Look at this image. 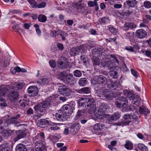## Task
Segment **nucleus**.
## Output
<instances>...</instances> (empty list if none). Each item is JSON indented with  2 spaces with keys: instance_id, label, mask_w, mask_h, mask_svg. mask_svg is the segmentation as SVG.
<instances>
[{
  "instance_id": "1",
  "label": "nucleus",
  "mask_w": 151,
  "mask_h": 151,
  "mask_svg": "<svg viewBox=\"0 0 151 151\" xmlns=\"http://www.w3.org/2000/svg\"><path fill=\"white\" fill-rule=\"evenodd\" d=\"M94 101L93 98L87 97H82L78 99V104L79 106L83 107L86 109L88 108L89 113L91 114H93L98 117L104 116L105 112H108L110 111L109 107L107 104L104 103H101L100 105L99 109L96 108L93 104Z\"/></svg>"
},
{
  "instance_id": "2",
  "label": "nucleus",
  "mask_w": 151,
  "mask_h": 151,
  "mask_svg": "<svg viewBox=\"0 0 151 151\" xmlns=\"http://www.w3.org/2000/svg\"><path fill=\"white\" fill-rule=\"evenodd\" d=\"M56 99L55 95H52L49 97L46 101L40 102L35 106L34 108L38 113L37 114L33 115L34 118L38 119L45 114V109L51 104V102H53V101Z\"/></svg>"
},
{
  "instance_id": "3",
  "label": "nucleus",
  "mask_w": 151,
  "mask_h": 151,
  "mask_svg": "<svg viewBox=\"0 0 151 151\" xmlns=\"http://www.w3.org/2000/svg\"><path fill=\"white\" fill-rule=\"evenodd\" d=\"M73 107L70 105L65 104L62 109L55 114V116L58 120L65 121L72 113Z\"/></svg>"
},
{
  "instance_id": "4",
  "label": "nucleus",
  "mask_w": 151,
  "mask_h": 151,
  "mask_svg": "<svg viewBox=\"0 0 151 151\" xmlns=\"http://www.w3.org/2000/svg\"><path fill=\"white\" fill-rule=\"evenodd\" d=\"M115 104L118 107L121 108L125 107L128 104L127 100L125 97L121 96L116 100Z\"/></svg>"
},
{
  "instance_id": "5",
  "label": "nucleus",
  "mask_w": 151,
  "mask_h": 151,
  "mask_svg": "<svg viewBox=\"0 0 151 151\" xmlns=\"http://www.w3.org/2000/svg\"><path fill=\"white\" fill-rule=\"evenodd\" d=\"M58 90L60 94L65 96H68L70 95L72 92L71 90L64 85L60 86L58 88Z\"/></svg>"
},
{
  "instance_id": "6",
  "label": "nucleus",
  "mask_w": 151,
  "mask_h": 151,
  "mask_svg": "<svg viewBox=\"0 0 151 151\" xmlns=\"http://www.w3.org/2000/svg\"><path fill=\"white\" fill-rule=\"evenodd\" d=\"M127 93L128 95L127 97L129 98L130 100H132V104L137 106H139L141 102L140 97L137 96H135L132 94H130L129 95V93L128 92Z\"/></svg>"
},
{
  "instance_id": "7",
  "label": "nucleus",
  "mask_w": 151,
  "mask_h": 151,
  "mask_svg": "<svg viewBox=\"0 0 151 151\" xmlns=\"http://www.w3.org/2000/svg\"><path fill=\"white\" fill-rule=\"evenodd\" d=\"M9 87L7 86L5 87L4 86H1L0 87V101L1 102L4 101V99L1 98L4 96L8 92Z\"/></svg>"
},
{
  "instance_id": "8",
  "label": "nucleus",
  "mask_w": 151,
  "mask_h": 151,
  "mask_svg": "<svg viewBox=\"0 0 151 151\" xmlns=\"http://www.w3.org/2000/svg\"><path fill=\"white\" fill-rule=\"evenodd\" d=\"M27 91L30 95L32 96H36L38 93L37 88L35 86H31L27 89Z\"/></svg>"
},
{
  "instance_id": "9",
  "label": "nucleus",
  "mask_w": 151,
  "mask_h": 151,
  "mask_svg": "<svg viewBox=\"0 0 151 151\" xmlns=\"http://www.w3.org/2000/svg\"><path fill=\"white\" fill-rule=\"evenodd\" d=\"M83 48H84V47L82 45L72 48L70 50V55L72 56H75L76 54H78L80 52L81 50H83Z\"/></svg>"
},
{
  "instance_id": "10",
  "label": "nucleus",
  "mask_w": 151,
  "mask_h": 151,
  "mask_svg": "<svg viewBox=\"0 0 151 151\" xmlns=\"http://www.w3.org/2000/svg\"><path fill=\"white\" fill-rule=\"evenodd\" d=\"M19 95L18 93L16 91H12L10 92L8 95V97L12 101H14L18 98Z\"/></svg>"
},
{
  "instance_id": "11",
  "label": "nucleus",
  "mask_w": 151,
  "mask_h": 151,
  "mask_svg": "<svg viewBox=\"0 0 151 151\" xmlns=\"http://www.w3.org/2000/svg\"><path fill=\"white\" fill-rule=\"evenodd\" d=\"M63 57L60 58L58 63V65L60 68L64 69L68 65V63L66 59Z\"/></svg>"
},
{
  "instance_id": "12",
  "label": "nucleus",
  "mask_w": 151,
  "mask_h": 151,
  "mask_svg": "<svg viewBox=\"0 0 151 151\" xmlns=\"http://www.w3.org/2000/svg\"><path fill=\"white\" fill-rule=\"evenodd\" d=\"M16 136L14 138V140L16 142L19 139L22 138L26 136L25 132L22 130H19L16 132Z\"/></svg>"
},
{
  "instance_id": "13",
  "label": "nucleus",
  "mask_w": 151,
  "mask_h": 151,
  "mask_svg": "<svg viewBox=\"0 0 151 151\" xmlns=\"http://www.w3.org/2000/svg\"><path fill=\"white\" fill-rule=\"evenodd\" d=\"M136 34L138 38L142 39L146 37L147 33L146 31L143 29H140L136 31Z\"/></svg>"
},
{
  "instance_id": "14",
  "label": "nucleus",
  "mask_w": 151,
  "mask_h": 151,
  "mask_svg": "<svg viewBox=\"0 0 151 151\" xmlns=\"http://www.w3.org/2000/svg\"><path fill=\"white\" fill-rule=\"evenodd\" d=\"M103 93L108 100H112L114 97L112 92L110 91L108 89H104L103 91Z\"/></svg>"
},
{
  "instance_id": "15",
  "label": "nucleus",
  "mask_w": 151,
  "mask_h": 151,
  "mask_svg": "<svg viewBox=\"0 0 151 151\" xmlns=\"http://www.w3.org/2000/svg\"><path fill=\"white\" fill-rule=\"evenodd\" d=\"M20 115L19 114L15 116L12 117L8 121V122L10 124L13 123L14 124H17L20 123V122H18L17 119L18 118L20 117Z\"/></svg>"
},
{
  "instance_id": "16",
  "label": "nucleus",
  "mask_w": 151,
  "mask_h": 151,
  "mask_svg": "<svg viewBox=\"0 0 151 151\" xmlns=\"http://www.w3.org/2000/svg\"><path fill=\"white\" fill-rule=\"evenodd\" d=\"M96 78L97 80V82L99 83L105 84L107 82L106 78L102 75L98 76Z\"/></svg>"
},
{
  "instance_id": "17",
  "label": "nucleus",
  "mask_w": 151,
  "mask_h": 151,
  "mask_svg": "<svg viewBox=\"0 0 151 151\" xmlns=\"http://www.w3.org/2000/svg\"><path fill=\"white\" fill-rule=\"evenodd\" d=\"M11 145L8 143H4L0 145V151H11Z\"/></svg>"
},
{
  "instance_id": "18",
  "label": "nucleus",
  "mask_w": 151,
  "mask_h": 151,
  "mask_svg": "<svg viewBox=\"0 0 151 151\" xmlns=\"http://www.w3.org/2000/svg\"><path fill=\"white\" fill-rule=\"evenodd\" d=\"M91 89L89 87H84L77 90V92L81 94H88L90 93Z\"/></svg>"
},
{
  "instance_id": "19",
  "label": "nucleus",
  "mask_w": 151,
  "mask_h": 151,
  "mask_svg": "<svg viewBox=\"0 0 151 151\" xmlns=\"http://www.w3.org/2000/svg\"><path fill=\"white\" fill-rule=\"evenodd\" d=\"M136 25L132 23H127L125 24L123 27V29L124 30H127L129 28H133L136 27Z\"/></svg>"
},
{
  "instance_id": "20",
  "label": "nucleus",
  "mask_w": 151,
  "mask_h": 151,
  "mask_svg": "<svg viewBox=\"0 0 151 151\" xmlns=\"http://www.w3.org/2000/svg\"><path fill=\"white\" fill-rule=\"evenodd\" d=\"M40 125L42 127L44 128L49 124H51L52 123L51 122H49L47 120L44 119H42L39 121Z\"/></svg>"
},
{
  "instance_id": "21",
  "label": "nucleus",
  "mask_w": 151,
  "mask_h": 151,
  "mask_svg": "<svg viewBox=\"0 0 151 151\" xmlns=\"http://www.w3.org/2000/svg\"><path fill=\"white\" fill-rule=\"evenodd\" d=\"M124 118L126 120V121H123V122L125 125H128L131 120L133 119V116L130 114H124Z\"/></svg>"
},
{
  "instance_id": "22",
  "label": "nucleus",
  "mask_w": 151,
  "mask_h": 151,
  "mask_svg": "<svg viewBox=\"0 0 151 151\" xmlns=\"http://www.w3.org/2000/svg\"><path fill=\"white\" fill-rule=\"evenodd\" d=\"M65 79L63 81H66L67 83L71 84L72 83L73 78V75L72 74H67L65 77Z\"/></svg>"
},
{
  "instance_id": "23",
  "label": "nucleus",
  "mask_w": 151,
  "mask_h": 151,
  "mask_svg": "<svg viewBox=\"0 0 151 151\" xmlns=\"http://www.w3.org/2000/svg\"><path fill=\"white\" fill-rule=\"evenodd\" d=\"M66 75V73L65 72H58L56 73V77L58 79L63 81Z\"/></svg>"
},
{
  "instance_id": "24",
  "label": "nucleus",
  "mask_w": 151,
  "mask_h": 151,
  "mask_svg": "<svg viewBox=\"0 0 151 151\" xmlns=\"http://www.w3.org/2000/svg\"><path fill=\"white\" fill-rule=\"evenodd\" d=\"M85 113L81 110H79L76 116L74 117V119L76 121H78L79 119L83 118L84 116Z\"/></svg>"
},
{
  "instance_id": "25",
  "label": "nucleus",
  "mask_w": 151,
  "mask_h": 151,
  "mask_svg": "<svg viewBox=\"0 0 151 151\" xmlns=\"http://www.w3.org/2000/svg\"><path fill=\"white\" fill-rule=\"evenodd\" d=\"M16 151H27V149L25 145L20 143L17 146Z\"/></svg>"
},
{
  "instance_id": "26",
  "label": "nucleus",
  "mask_w": 151,
  "mask_h": 151,
  "mask_svg": "<svg viewBox=\"0 0 151 151\" xmlns=\"http://www.w3.org/2000/svg\"><path fill=\"white\" fill-rule=\"evenodd\" d=\"M24 82L23 81H21L17 82L15 84L16 88L14 86L12 87V89L14 90H17L21 89L24 86Z\"/></svg>"
},
{
  "instance_id": "27",
  "label": "nucleus",
  "mask_w": 151,
  "mask_h": 151,
  "mask_svg": "<svg viewBox=\"0 0 151 151\" xmlns=\"http://www.w3.org/2000/svg\"><path fill=\"white\" fill-rule=\"evenodd\" d=\"M0 132L2 136L4 137H7L10 135V132L4 129V128L2 126L0 127Z\"/></svg>"
},
{
  "instance_id": "28",
  "label": "nucleus",
  "mask_w": 151,
  "mask_h": 151,
  "mask_svg": "<svg viewBox=\"0 0 151 151\" xmlns=\"http://www.w3.org/2000/svg\"><path fill=\"white\" fill-rule=\"evenodd\" d=\"M99 21L100 24L104 25L109 23V19L108 17H105L99 19Z\"/></svg>"
},
{
  "instance_id": "29",
  "label": "nucleus",
  "mask_w": 151,
  "mask_h": 151,
  "mask_svg": "<svg viewBox=\"0 0 151 151\" xmlns=\"http://www.w3.org/2000/svg\"><path fill=\"white\" fill-rule=\"evenodd\" d=\"M120 117L119 113H115L113 114L109 115V120L110 121L116 120Z\"/></svg>"
},
{
  "instance_id": "30",
  "label": "nucleus",
  "mask_w": 151,
  "mask_h": 151,
  "mask_svg": "<svg viewBox=\"0 0 151 151\" xmlns=\"http://www.w3.org/2000/svg\"><path fill=\"white\" fill-rule=\"evenodd\" d=\"M139 111L140 114H144L145 117L147 114L150 113V111L147 108L144 107L139 108Z\"/></svg>"
},
{
  "instance_id": "31",
  "label": "nucleus",
  "mask_w": 151,
  "mask_h": 151,
  "mask_svg": "<svg viewBox=\"0 0 151 151\" xmlns=\"http://www.w3.org/2000/svg\"><path fill=\"white\" fill-rule=\"evenodd\" d=\"M105 126L101 124L97 123L95 124L93 127V129L95 130L99 131L101 130L104 128Z\"/></svg>"
},
{
  "instance_id": "32",
  "label": "nucleus",
  "mask_w": 151,
  "mask_h": 151,
  "mask_svg": "<svg viewBox=\"0 0 151 151\" xmlns=\"http://www.w3.org/2000/svg\"><path fill=\"white\" fill-rule=\"evenodd\" d=\"M126 2L128 5L131 7H134L137 3L136 0H126Z\"/></svg>"
},
{
  "instance_id": "33",
  "label": "nucleus",
  "mask_w": 151,
  "mask_h": 151,
  "mask_svg": "<svg viewBox=\"0 0 151 151\" xmlns=\"http://www.w3.org/2000/svg\"><path fill=\"white\" fill-rule=\"evenodd\" d=\"M80 126L78 123H75L72 124L70 127L71 129H74V131L77 132H78L80 128Z\"/></svg>"
},
{
  "instance_id": "34",
  "label": "nucleus",
  "mask_w": 151,
  "mask_h": 151,
  "mask_svg": "<svg viewBox=\"0 0 151 151\" xmlns=\"http://www.w3.org/2000/svg\"><path fill=\"white\" fill-rule=\"evenodd\" d=\"M126 38L128 39L131 41L133 40L134 38V33L133 32H128L124 34Z\"/></svg>"
},
{
  "instance_id": "35",
  "label": "nucleus",
  "mask_w": 151,
  "mask_h": 151,
  "mask_svg": "<svg viewBox=\"0 0 151 151\" xmlns=\"http://www.w3.org/2000/svg\"><path fill=\"white\" fill-rule=\"evenodd\" d=\"M87 81L86 78H81L79 81L78 83L81 86H85L87 83Z\"/></svg>"
},
{
  "instance_id": "36",
  "label": "nucleus",
  "mask_w": 151,
  "mask_h": 151,
  "mask_svg": "<svg viewBox=\"0 0 151 151\" xmlns=\"http://www.w3.org/2000/svg\"><path fill=\"white\" fill-rule=\"evenodd\" d=\"M137 147L141 151H148L147 147L142 144H138L137 145Z\"/></svg>"
},
{
  "instance_id": "37",
  "label": "nucleus",
  "mask_w": 151,
  "mask_h": 151,
  "mask_svg": "<svg viewBox=\"0 0 151 151\" xmlns=\"http://www.w3.org/2000/svg\"><path fill=\"white\" fill-rule=\"evenodd\" d=\"M124 146L126 149L128 150H132L133 148V144L129 141L126 142V144L124 145Z\"/></svg>"
},
{
  "instance_id": "38",
  "label": "nucleus",
  "mask_w": 151,
  "mask_h": 151,
  "mask_svg": "<svg viewBox=\"0 0 151 151\" xmlns=\"http://www.w3.org/2000/svg\"><path fill=\"white\" fill-rule=\"evenodd\" d=\"M47 17L46 16L44 15H40L38 17V20L39 22H45L47 20Z\"/></svg>"
},
{
  "instance_id": "39",
  "label": "nucleus",
  "mask_w": 151,
  "mask_h": 151,
  "mask_svg": "<svg viewBox=\"0 0 151 151\" xmlns=\"http://www.w3.org/2000/svg\"><path fill=\"white\" fill-rule=\"evenodd\" d=\"M36 83L38 84H45L48 83V81L47 79L46 78H42L41 80L39 81H37Z\"/></svg>"
},
{
  "instance_id": "40",
  "label": "nucleus",
  "mask_w": 151,
  "mask_h": 151,
  "mask_svg": "<svg viewBox=\"0 0 151 151\" xmlns=\"http://www.w3.org/2000/svg\"><path fill=\"white\" fill-rule=\"evenodd\" d=\"M51 124H53L50 127L51 130L54 131L59 129V127H58L57 125H60V124L54 123H51ZM50 125H52L51 124Z\"/></svg>"
},
{
  "instance_id": "41",
  "label": "nucleus",
  "mask_w": 151,
  "mask_h": 151,
  "mask_svg": "<svg viewBox=\"0 0 151 151\" xmlns=\"http://www.w3.org/2000/svg\"><path fill=\"white\" fill-rule=\"evenodd\" d=\"M109 30L110 32L114 35H116L118 32V29L113 27H109Z\"/></svg>"
},
{
  "instance_id": "42",
  "label": "nucleus",
  "mask_w": 151,
  "mask_h": 151,
  "mask_svg": "<svg viewBox=\"0 0 151 151\" xmlns=\"http://www.w3.org/2000/svg\"><path fill=\"white\" fill-rule=\"evenodd\" d=\"M143 6L146 9H149L151 7V3L148 1H145L143 3Z\"/></svg>"
},
{
  "instance_id": "43",
  "label": "nucleus",
  "mask_w": 151,
  "mask_h": 151,
  "mask_svg": "<svg viewBox=\"0 0 151 151\" xmlns=\"http://www.w3.org/2000/svg\"><path fill=\"white\" fill-rule=\"evenodd\" d=\"M110 75L112 78H116L117 77V73L115 71H110Z\"/></svg>"
},
{
  "instance_id": "44",
  "label": "nucleus",
  "mask_w": 151,
  "mask_h": 151,
  "mask_svg": "<svg viewBox=\"0 0 151 151\" xmlns=\"http://www.w3.org/2000/svg\"><path fill=\"white\" fill-rule=\"evenodd\" d=\"M92 61L94 65H98L100 64V60L98 58L94 57L93 58Z\"/></svg>"
},
{
  "instance_id": "45",
  "label": "nucleus",
  "mask_w": 151,
  "mask_h": 151,
  "mask_svg": "<svg viewBox=\"0 0 151 151\" xmlns=\"http://www.w3.org/2000/svg\"><path fill=\"white\" fill-rule=\"evenodd\" d=\"M28 1L32 8H36L37 4L36 1L35 0H28Z\"/></svg>"
},
{
  "instance_id": "46",
  "label": "nucleus",
  "mask_w": 151,
  "mask_h": 151,
  "mask_svg": "<svg viewBox=\"0 0 151 151\" xmlns=\"http://www.w3.org/2000/svg\"><path fill=\"white\" fill-rule=\"evenodd\" d=\"M142 52L147 56L151 58V52L148 50H143Z\"/></svg>"
},
{
  "instance_id": "47",
  "label": "nucleus",
  "mask_w": 151,
  "mask_h": 151,
  "mask_svg": "<svg viewBox=\"0 0 151 151\" xmlns=\"http://www.w3.org/2000/svg\"><path fill=\"white\" fill-rule=\"evenodd\" d=\"M10 59L9 57H8L4 59V64L5 66L7 67L9 64Z\"/></svg>"
},
{
  "instance_id": "48",
  "label": "nucleus",
  "mask_w": 151,
  "mask_h": 151,
  "mask_svg": "<svg viewBox=\"0 0 151 151\" xmlns=\"http://www.w3.org/2000/svg\"><path fill=\"white\" fill-rule=\"evenodd\" d=\"M74 76L77 77H80L81 76L82 73L81 72L78 70H76L74 72Z\"/></svg>"
},
{
  "instance_id": "49",
  "label": "nucleus",
  "mask_w": 151,
  "mask_h": 151,
  "mask_svg": "<svg viewBox=\"0 0 151 151\" xmlns=\"http://www.w3.org/2000/svg\"><path fill=\"white\" fill-rule=\"evenodd\" d=\"M46 5V3L45 2H42L38 4H37L36 8H44Z\"/></svg>"
},
{
  "instance_id": "50",
  "label": "nucleus",
  "mask_w": 151,
  "mask_h": 151,
  "mask_svg": "<svg viewBox=\"0 0 151 151\" xmlns=\"http://www.w3.org/2000/svg\"><path fill=\"white\" fill-rule=\"evenodd\" d=\"M17 72L18 73L20 72H22V73H27V70L24 68H21L19 67H17Z\"/></svg>"
},
{
  "instance_id": "51",
  "label": "nucleus",
  "mask_w": 151,
  "mask_h": 151,
  "mask_svg": "<svg viewBox=\"0 0 151 151\" xmlns=\"http://www.w3.org/2000/svg\"><path fill=\"white\" fill-rule=\"evenodd\" d=\"M50 66L52 68H54L56 65V62L54 60H50L49 62Z\"/></svg>"
},
{
  "instance_id": "52",
  "label": "nucleus",
  "mask_w": 151,
  "mask_h": 151,
  "mask_svg": "<svg viewBox=\"0 0 151 151\" xmlns=\"http://www.w3.org/2000/svg\"><path fill=\"white\" fill-rule=\"evenodd\" d=\"M132 74V75L135 77L136 78L137 77L138 75V72L134 69H131V70Z\"/></svg>"
},
{
  "instance_id": "53",
  "label": "nucleus",
  "mask_w": 151,
  "mask_h": 151,
  "mask_svg": "<svg viewBox=\"0 0 151 151\" xmlns=\"http://www.w3.org/2000/svg\"><path fill=\"white\" fill-rule=\"evenodd\" d=\"M34 27L35 28L36 32L37 35H40V34L41 31L40 29H39V27L38 25L37 24L34 25Z\"/></svg>"
},
{
  "instance_id": "54",
  "label": "nucleus",
  "mask_w": 151,
  "mask_h": 151,
  "mask_svg": "<svg viewBox=\"0 0 151 151\" xmlns=\"http://www.w3.org/2000/svg\"><path fill=\"white\" fill-rule=\"evenodd\" d=\"M88 5L90 7L94 6L97 5L96 4V3H95V2L94 1H89L88 2Z\"/></svg>"
},
{
  "instance_id": "55",
  "label": "nucleus",
  "mask_w": 151,
  "mask_h": 151,
  "mask_svg": "<svg viewBox=\"0 0 151 151\" xmlns=\"http://www.w3.org/2000/svg\"><path fill=\"white\" fill-rule=\"evenodd\" d=\"M123 13L125 16H128L132 14L133 13V12L131 11L127 10L123 12Z\"/></svg>"
},
{
  "instance_id": "56",
  "label": "nucleus",
  "mask_w": 151,
  "mask_h": 151,
  "mask_svg": "<svg viewBox=\"0 0 151 151\" xmlns=\"http://www.w3.org/2000/svg\"><path fill=\"white\" fill-rule=\"evenodd\" d=\"M17 67L15 68H12L10 69V71L13 74H15L16 72H17Z\"/></svg>"
},
{
  "instance_id": "57",
  "label": "nucleus",
  "mask_w": 151,
  "mask_h": 151,
  "mask_svg": "<svg viewBox=\"0 0 151 151\" xmlns=\"http://www.w3.org/2000/svg\"><path fill=\"white\" fill-rule=\"evenodd\" d=\"M116 38L115 37L113 38H109L106 39V40L107 42H113L116 41Z\"/></svg>"
},
{
  "instance_id": "58",
  "label": "nucleus",
  "mask_w": 151,
  "mask_h": 151,
  "mask_svg": "<svg viewBox=\"0 0 151 151\" xmlns=\"http://www.w3.org/2000/svg\"><path fill=\"white\" fill-rule=\"evenodd\" d=\"M30 24L28 23H25L24 24V27L26 29H29L30 27Z\"/></svg>"
},
{
  "instance_id": "59",
  "label": "nucleus",
  "mask_w": 151,
  "mask_h": 151,
  "mask_svg": "<svg viewBox=\"0 0 151 151\" xmlns=\"http://www.w3.org/2000/svg\"><path fill=\"white\" fill-rule=\"evenodd\" d=\"M57 47L59 49L61 50H63L64 48L63 45L60 43H58V44Z\"/></svg>"
},
{
  "instance_id": "60",
  "label": "nucleus",
  "mask_w": 151,
  "mask_h": 151,
  "mask_svg": "<svg viewBox=\"0 0 151 151\" xmlns=\"http://www.w3.org/2000/svg\"><path fill=\"white\" fill-rule=\"evenodd\" d=\"M126 49L127 50L131 52H133L134 51L133 48L130 46L126 47Z\"/></svg>"
},
{
  "instance_id": "61",
  "label": "nucleus",
  "mask_w": 151,
  "mask_h": 151,
  "mask_svg": "<svg viewBox=\"0 0 151 151\" xmlns=\"http://www.w3.org/2000/svg\"><path fill=\"white\" fill-rule=\"evenodd\" d=\"M27 113L28 114H32L33 113V111L32 109L30 108L27 110Z\"/></svg>"
},
{
  "instance_id": "62",
  "label": "nucleus",
  "mask_w": 151,
  "mask_h": 151,
  "mask_svg": "<svg viewBox=\"0 0 151 151\" xmlns=\"http://www.w3.org/2000/svg\"><path fill=\"white\" fill-rule=\"evenodd\" d=\"M122 5L121 4H116L114 5V7L116 9H119L122 7Z\"/></svg>"
},
{
  "instance_id": "63",
  "label": "nucleus",
  "mask_w": 151,
  "mask_h": 151,
  "mask_svg": "<svg viewBox=\"0 0 151 151\" xmlns=\"http://www.w3.org/2000/svg\"><path fill=\"white\" fill-rule=\"evenodd\" d=\"M50 35L52 37H54L56 36V31H53L50 33Z\"/></svg>"
},
{
  "instance_id": "64",
  "label": "nucleus",
  "mask_w": 151,
  "mask_h": 151,
  "mask_svg": "<svg viewBox=\"0 0 151 151\" xmlns=\"http://www.w3.org/2000/svg\"><path fill=\"white\" fill-rule=\"evenodd\" d=\"M137 137L140 139H143L144 138L143 135L140 133H138L137 134Z\"/></svg>"
}]
</instances>
